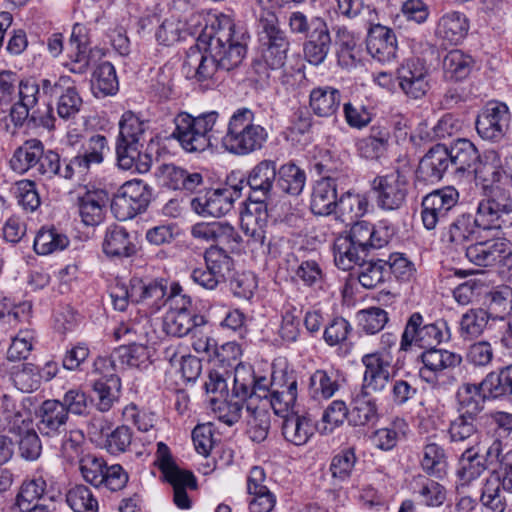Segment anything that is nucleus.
<instances>
[{"instance_id": "cd10ccee", "label": "nucleus", "mask_w": 512, "mask_h": 512, "mask_svg": "<svg viewBox=\"0 0 512 512\" xmlns=\"http://www.w3.org/2000/svg\"><path fill=\"white\" fill-rule=\"evenodd\" d=\"M351 225L349 236L360 253L369 254L385 247L389 242L385 231L377 230L367 221H356Z\"/></svg>"}, {"instance_id": "680f3d73", "label": "nucleus", "mask_w": 512, "mask_h": 512, "mask_svg": "<svg viewBox=\"0 0 512 512\" xmlns=\"http://www.w3.org/2000/svg\"><path fill=\"white\" fill-rule=\"evenodd\" d=\"M42 375L39 368L32 363H22L14 366L11 380L15 387L25 393L37 390L41 385Z\"/></svg>"}, {"instance_id": "a878e982", "label": "nucleus", "mask_w": 512, "mask_h": 512, "mask_svg": "<svg viewBox=\"0 0 512 512\" xmlns=\"http://www.w3.org/2000/svg\"><path fill=\"white\" fill-rule=\"evenodd\" d=\"M423 367L420 369V376L426 382H433L438 373L453 369L462 362V357L454 352L429 348L421 355Z\"/></svg>"}, {"instance_id": "f704fd0d", "label": "nucleus", "mask_w": 512, "mask_h": 512, "mask_svg": "<svg viewBox=\"0 0 512 512\" xmlns=\"http://www.w3.org/2000/svg\"><path fill=\"white\" fill-rule=\"evenodd\" d=\"M333 47L331 30L327 21L303 43L305 59L313 65L322 64Z\"/></svg>"}, {"instance_id": "4be33fe9", "label": "nucleus", "mask_w": 512, "mask_h": 512, "mask_svg": "<svg viewBox=\"0 0 512 512\" xmlns=\"http://www.w3.org/2000/svg\"><path fill=\"white\" fill-rule=\"evenodd\" d=\"M268 381L265 377L256 378L251 367L238 364L234 370L233 389L231 398L247 400L253 395L266 398Z\"/></svg>"}, {"instance_id": "f3484780", "label": "nucleus", "mask_w": 512, "mask_h": 512, "mask_svg": "<svg viewBox=\"0 0 512 512\" xmlns=\"http://www.w3.org/2000/svg\"><path fill=\"white\" fill-rule=\"evenodd\" d=\"M510 113L508 106L501 102L488 103L477 116L475 125L479 136L484 140L498 142L509 129Z\"/></svg>"}, {"instance_id": "13d9d810", "label": "nucleus", "mask_w": 512, "mask_h": 512, "mask_svg": "<svg viewBox=\"0 0 512 512\" xmlns=\"http://www.w3.org/2000/svg\"><path fill=\"white\" fill-rule=\"evenodd\" d=\"M277 175V185L282 192L292 196H298L303 191L306 182V174L304 170L300 169L294 163L282 165Z\"/></svg>"}, {"instance_id": "2eb2a0df", "label": "nucleus", "mask_w": 512, "mask_h": 512, "mask_svg": "<svg viewBox=\"0 0 512 512\" xmlns=\"http://www.w3.org/2000/svg\"><path fill=\"white\" fill-rule=\"evenodd\" d=\"M41 87L45 96L56 98V110L60 118L69 120L78 114L83 102L70 76L62 75L54 82L43 79Z\"/></svg>"}, {"instance_id": "864d4df0", "label": "nucleus", "mask_w": 512, "mask_h": 512, "mask_svg": "<svg viewBox=\"0 0 512 512\" xmlns=\"http://www.w3.org/2000/svg\"><path fill=\"white\" fill-rule=\"evenodd\" d=\"M474 61L461 50L449 51L443 59V71L446 79L461 81L470 74Z\"/></svg>"}, {"instance_id": "b1692460", "label": "nucleus", "mask_w": 512, "mask_h": 512, "mask_svg": "<svg viewBox=\"0 0 512 512\" xmlns=\"http://www.w3.org/2000/svg\"><path fill=\"white\" fill-rule=\"evenodd\" d=\"M362 363L365 371L361 391L369 394L384 391L390 381L389 363L378 353L364 355Z\"/></svg>"}, {"instance_id": "c9c22d12", "label": "nucleus", "mask_w": 512, "mask_h": 512, "mask_svg": "<svg viewBox=\"0 0 512 512\" xmlns=\"http://www.w3.org/2000/svg\"><path fill=\"white\" fill-rule=\"evenodd\" d=\"M456 398L460 415L481 419L487 398L481 382L479 384L463 383L457 390Z\"/></svg>"}, {"instance_id": "a18cd8bd", "label": "nucleus", "mask_w": 512, "mask_h": 512, "mask_svg": "<svg viewBox=\"0 0 512 512\" xmlns=\"http://www.w3.org/2000/svg\"><path fill=\"white\" fill-rule=\"evenodd\" d=\"M47 482L42 474V469H37L31 479L25 480L16 497V505L34 504L39 502L54 501L52 496L46 493Z\"/></svg>"}, {"instance_id": "8fccbe9b", "label": "nucleus", "mask_w": 512, "mask_h": 512, "mask_svg": "<svg viewBox=\"0 0 512 512\" xmlns=\"http://www.w3.org/2000/svg\"><path fill=\"white\" fill-rule=\"evenodd\" d=\"M297 400V381L293 375H286L284 383L270 392V403L276 414L289 413Z\"/></svg>"}, {"instance_id": "412c9836", "label": "nucleus", "mask_w": 512, "mask_h": 512, "mask_svg": "<svg viewBox=\"0 0 512 512\" xmlns=\"http://www.w3.org/2000/svg\"><path fill=\"white\" fill-rule=\"evenodd\" d=\"M448 148L443 144H437L429 149L422 157L416 170V178L425 184H436L450 167Z\"/></svg>"}, {"instance_id": "473e14b6", "label": "nucleus", "mask_w": 512, "mask_h": 512, "mask_svg": "<svg viewBox=\"0 0 512 512\" xmlns=\"http://www.w3.org/2000/svg\"><path fill=\"white\" fill-rule=\"evenodd\" d=\"M276 162L273 160L260 161L249 173L247 184L254 198L272 197L274 182L277 176Z\"/></svg>"}, {"instance_id": "2f4dec72", "label": "nucleus", "mask_w": 512, "mask_h": 512, "mask_svg": "<svg viewBox=\"0 0 512 512\" xmlns=\"http://www.w3.org/2000/svg\"><path fill=\"white\" fill-rule=\"evenodd\" d=\"M333 46L337 62L342 68H352L356 65L355 50L357 47L358 37L343 24H337L331 30Z\"/></svg>"}, {"instance_id": "ea45409f", "label": "nucleus", "mask_w": 512, "mask_h": 512, "mask_svg": "<svg viewBox=\"0 0 512 512\" xmlns=\"http://www.w3.org/2000/svg\"><path fill=\"white\" fill-rule=\"evenodd\" d=\"M469 25L464 14L449 12L444 14L438 22L436 35L449 44H458L468 33Z\"/></svg>"}, {"instance_id": "393cba45", "label": "nucleus", "mask_w": 512, "mask_h": 512, "mask_svg": "<svg viewBox=\"0 0 512 512\" xmlns=\"http://www.w3.org/2000/svg\"><path fill=\"white\" fill-rule=\"evenodd\" d=\"M38 418V431L43 436L54 437L65 431L69 416L60 400L48 399L39 407Z\"/></svg>"}, {"instance_id": "4468645a", "label": "nucleus", "mask_w": 512, "mask_h": 512, "mask_svg": "<svg viewBox=\"0 0 512 512\" xmlns=\"http://www.w3.org/2000/svg\"><path fill=\"white\" fill-rule=\"evenodd\" d=\"M409 190V180L399 170L378 176L373 181L376 203L380 209L385 211L400 209L406 202Z\"/></svg>"}, {"instance_id": "bf43d9fd", "label": "nucleus", "mask_w": 512, "mask_h": 512, "mask_svg": "<svg viewBox=\"0 0 512 512\" xmlns=\"http://www.w3.org/2000/svg\"><path fill=\"white\" fill-rule=\"evenodd\" d=\"M150 353L148 347L136 342L128 345H121L114 349V359L118 360L119 365L133 368H143L149 365Z\"/></svg>"}, {"instance_id": "37998d69", "label": "nucleus", "mask_w": 512, "mask_h": 512, "mask_svg": "<svg viewBox=\"0 0 512 512\" xmlns=\"http://www.w3.org/2000/svg\"><path fill=\"white\" fill-rule=\"evenodd\" d=\"M472 172L475 179L482 184L484 192H487L489 187L499 186L498 183L502 178V173L497 154L488 152L480 156Z\"/></svg>"}, {"instance_id": "a211bd4d", "label": "nucleus", "mask_w": 512, "mask_h": 512, "mask_svg": "<svg viewBox=\"0 0 512 512\" xmlns=\"http://www.w3.org/2000/svg\"><path fill=\"white\" fill-rule=\"evenodd\" d=\"M443 340L441 327L436 323L423 325V317L420 313H413L405 326L401 336L400 350L408 351L412 345L421 348H433Z\"/></svg>"}, {"instance_id": "7c9ffc66", "label": "nucleus", "mask_w": 512, "mask_h": 512, "mask_svg": "<svg viewBox=\"0 0 512 512\" xmlns=\"http://www.w3.org/2000/svg\"><path fill=\"white\" fill-rule=\"evenodd\" d=\"M337 183L332 177H323L313 186L310 208L313 214L320 216L331 215L338 200Z\"/></svg>"}, {"instance_id": "5fc2aeb1", "label": "nucleus", "mask_w": 512, "mask_h": 512, "mask_svg": "<svg viewBox=\"0 0 512 512\" xmlns=\"http://www.w3.org/2000/svg\"><path fill=\"white\" fill-rule=\"evenodd\" d=\"M491 316L485 308H471L460 319V336L464 340L476 339L484 332Z\"/></svg>"}, {"instance_id": "f03ea898", "label": "nucleus", "mask_w": 512, "mask_h": 512, "mask_svg": "<svg viewBox=\"0 0 512 512\" xmlns=\"http://www.w3.org/2000/svg\"><path fill=\"white\" fill-rule=\"evenodd\" d=\"M159 174L163 183L170 189L188 194L197 193L191 200L192 209L200 215L221 217L233 208L236 198L240 197L241 189L233 188L208 189L200 172L190 171L175 164H162Z\"/></svg>"}, {"instance_id": "09e8293b", "label": "nucleus", "mask_w": 512, "mask_h": 512, "mask_svg": "<svg viewBox=\"0 0 512 512\" xmlns=\"http://www.w3.org/2000/svg\"><path fill=\"white\" fill-rule=\"evenodd\" d=\"M43 154V144L37 139L27 140L17 148L10 160L11 168L18 173H25L38 164Z\"/></svg>"}, {"instance_id": "052dcab7", "label": "nucleus", "mask_w": 512, "mask_h": 512, "mask_svg": "<svg viewBox=\"0 0 512 512\" xmlns=\"http://www.w3.org/2000/svg\"><path fill=\"white\" fill-rule=\"evenodd\" d=\"M148 125L131 111H126L119 122L118 140L143 145Z\"/></svg>"}, {"instance_id": "4c0bfd02", "label": "nucleus", "mask_w": 512, "mask_h": 512, "mask_svg": "<svg viewBox=\"0 0 512 512\" xmlns=\"http://www.w3.org/2000/svg\"><path fill=\"white\" fill-rule=\"evenodd\" d=\"M368 200L365 196L347 191L338 198L332 214L336 219L351 225L356 219L365 215L368 211Z\"/></svg>"}, {"instance_id": "4d7b16f0", "label": "nucleus", "mask_w": 512, "mask_h": 512, "mask_svg": "<svg viewBox=\"0 0 512 512\" xmlns=\"http://www.w3.org/2000/svg\"><path fill=\"white\" fill-rule=\"evenodd\" d=\"M108 150V142L105 136L96 134L88 138L77 154L80 158L76 164L85 166L89 171L93 165H99L104 160V153Z\"/></svg>"}, {"instance_id": "774afa93", "label": "nucleus", "mask_w": 512, "mask_h": 512, "mask_svg": "<svg viewBox=\"0 0 512 512\" xmlns=\"http://www.w3.org/2000/svg\"><path fill=\"white\" fill-rule=\"evenodd\" d=\"M66 502L74 512H98V501L90 488L76 485L69 489Z\"/></svg>"}, {"instance_id": "58836bf2", "label": "nucleus", "mask_w": 512, "mask_h": 512, "mask_svg": "<svg viewBox=\"0 0 512 512\" xmlns=\"http://www.w3.org/2000/svg\"><path fill=\"white\" fill-rule=\"evenodd\" d=\"M340 103L341 94L336 88L330 86L317 87L310 92V108L319 117L335 115L340 107Z\"/></svg>"}, {"instance_id": "a19ab883", "label": "nucleus", "mask_w": 512, "mask_h": 512, "mask_svg": "<svg viewBox=\"0 0 512 512\" xmlns=\"http://www.w3.org/2000/svg\"><path fill=\"white\" fill-rule=\"evenodd\" d=\"M197 21L193 25L183 22L176 16H171L165 19L162 24L158 27L155 37L159 44L164 46H171L181 39H185L187 36L194 35L197 32Z\"/></svg>"}, {"instance_id": "6e6552de", "label": "nucleus", "mask_w": 512, "mask_h": 512, "mask_svg": "<svg viewBox=\"0 0 512 512\" xmlns=\"http://www.w3.org/2000/svg\"><path fill=\"white\" fill-rule=\"evenodd\" d=\"M475 224L480 230L502 229L512 225V195L501 186L489 187L479 201Z\"/></svg>"}, {"instance_id": "5701e85b", "label": "nucleus", "mask_w": 512, "mask_h": 512, "mask_svg": "<svg viewBox=\"0 0 512 512\" xmlns=\"http://www.w3.org/2000/svg\"><path fill=\"white\" fill-rule=\"evenodd\" d=\"M478 418L458 415L451 420L448 428L450 442L464 451L477 449L481 443L482 432L479 428Z\"/></svg>"}, {"instance_id": "de8ad7c7", "label": "nucleus", "mask_w": 512, "mask_h": 512, "mask_svg": "<svg viewBox=\"0 0 512 512\" xmlns=\"http://www.w3.org/2000/svg\"><path fill=\"white\" fill-rule=\"evenodd\" d=\"M91 89L97 98L114 95L118 91L116 71L110 62H102L96 67L92 74Z\"/></svg>"}, {"instance_id": "69168bd1", "label": "nucleus", "mask_w": 512, "mask_h": 512, "mask_svg": "<svg viewBox=\"0 0 512 512\" xmlns=\"http://www.w3.org/2000/svg\"><path fill=\"white\" fill-rule=\"evenodd\" d=\"M121 389L120 377H112L108 381L104 379H97L93 383V391L96 394V408L100 412L109 411Z\"/></svg>"}, {"instance_id": "603ef678", "label": "nucleus", "mask_w": 512, "mask_h": 512, "mask_svg": "<svg viewBox=\"0 0 512 512\" xmlns=\"http://www.w3.org/2000/svg\"><path fill=\"white\" fill-rule=\"evenodd\" d=\"M70 241L66 234L54 227H43L34 240V250L38 255L58 253L67 248Z\"/></svg>"}, {"instance_id": "6ab92c4d", "label": "nucleus", "mask_w": 512, "mask_h": 512, "mask_svg": "<svg viewBox=\"0 0 512 512\" xmlns=\"http://www.w3.org/2000/svg\"><path fill=\"white\" fill-rule=\"evenodd\" d=\"M429 68L420 58L408 59L398 69L399 85L409 97L419 99L429 90Z\"/></svg>"}, {"instance_id": "6e6d98bb", "label": "nucleus", "mask_w": 512, "mask_h": 512, "mask_svg": "<svg viewBox=\"0 0 512 512\" xmlns=\"http://www.w3.org/2000/svg\"><path fill=\"white\" fill-rule=\"evenodd\" d=\"M247 433L252 441L263 442L269 433L271 415L265 408L246 406Z\"/></svg>"}, {"instance_id": "bb28decb", "label": "nucleus", "mask_w": 512, "mask_h": 512, "mask_svg": "<svg viewBox=\"0 0 512 512\" xmlns=\"http://www.w3.org/2000/svg\"><path fill=\"white\" fill-rule=\"evenodd\" d=\"M131 295L132 302L145 303L152 308L153 312L158 311L166 301H169L168 297L166 298L167 286L163 279L145 282L143 279L133 277Z\"/></svg>"}, {"instance_id": "9b49d317", "label": "nucleus", "mask_w": 512, "mask_h": 512, "mask_svg": "<svg viewBox=\"0 0 512 512\" xmlns=\"http://www.w3.org/2000/svg\"><path fill=\"white\" fill-rule=\"evenodd\" d=\"M191 235L195 245L206 243L203 256L211 253H219L224 256L240 253V235L234 227L227 222H200L192 226Z\"/></svg>"}, {"instance_id": "3c124183", "label": "nucleus", "mask_w": 512, "mask_h": 512, "mask_svg": "<svg viewBox=\"0 0 512 512\" xmlns=\"http://www.w3.org/2000/svg\"><path fill=\"white\" fill-rule=\"evenodd\" d=\"M103 250L106 256H132L137 252L126 230L118 226L107 230Z\"/></svg>"}, {"instance_id": "338daca9", "label": "nucleus", "mask_w": 512, "mask_h": 512, "mask_svg": "<svg viewBox=\"0 0 512 512\" xmlns=\"http://www.w3.org/2000/svg\"><path fill=\"white\" fill-rule=\"evenodd\" d=\"M339 389L336 375L326 370H316L309 379V391L314 399L331 398Z\"/></svg>"}, {"instance_id": "79ce46f5", "label": "nucleus", "mask_w": 512, "mask_h": 512, "mask_svg": "<svg viewBox=\"0 0 512 512\" xmlns=\"http://www.w3.org/2000/svg\"><path fill=\"white\" fill-rule=\"evenodd\" d=\"M379 418L377 405L369 393L360 391L351 401L349 423L354 426L375 424Z\"/></svg>"}, {"instance_id": "7ed1b4c3", "label": "nucleus", "mask_w": 512, "mask_h": 512, "mask_svg": "<svg viewBox=\"0 0 512 512\" xmlns=\"http://www.w3.org/2000/svg\"><path fill=\"white\" fill-rule=\"evenodd\" d=\"M257 31L261 58L254 61L252 68L258 81L267 82L284 67L290 41L276 13L268 9L259 14Z\"/></svg>"}, {"instance_id": "e433bc0d", "label": "nucleus", "mask_w": 512, "mask_h": 512, "mask_svg": "<svg viewBox=\"0 0 512 512\" xmlns=\"http://www.w3.org/2000/svg\"><path fill=\"white\" fill-rule=\"evenodd\" d=\"M282 434L288 442L301 446L313 436L314 426L308 416L292 411L283 416Z\"/></svg>"}, {"instance_id": "20e7f679", "label": "nucleus", "mask_w": 512, "mask_h": 512, "mask_svg": "<svg viewBox=\"0 0 512 512\" xmlns=\"http://www.w3.org/2000/svg\"><path fill=\"white\" fill-rule=\"evenodd\" d=\"M172 137L189 153L203 152L211 146V138L220 133L224 122L217 111H209L194 117L181 112L174 118Z\"/></svg>"}, {"instance_id": "e2e57ef3", "label": "nucleus", "mask_w": 512, "mask_h": 512, "mask_svg": "<svg viewBox=\"0 0 512 512\" xmlns=\"http://www.w3.org/2000/svg\"><path fill=\"white\" fill-rule=\"evenodd\" d=\"M325 22L321 16L307 15L301 11L291 12L287 19L290 33L305 38V41Z\"/></svg>"}, {"instance_id": "c85d7f7f", "label": "nucleus", "mask_w": 512, "mask_h": 512, "mask_svg": "<svg viewBox=\"0 0 512 512\" xmlns=\"http://www.w3.org/2000/svg\"><path fill=\"white\" fill-rule=\"evenodd\" d=\"M110 198L103 189L86 190L79 196V212L83 223L87 226L100 224L105 216Z\"/></svg>"}, {"instance_id": "0eeeda50", "label": "nucleus", "mask_w": 512, "mask_h": 512, "mask_svg": "<svg viewBox=\"0 0 512 512\" xmlns=\"http://www.w3.org/2000/svg\"><path fill=\"white\" fill-rule=\"evenodd\" d=\"M475 224L480 230L502 229L512 225V195L501 186L489 187L479 201Z\"/></svg>"}, {"instance_id": "c03bdc74", "label": "nucleus", "mask_w": 512, "mask_h": 512, "mask_svg": "<svg viewBox=\"0 0 512 512\" xmlns=\"http://www.w3.org/2000/svg\"><path fill=\"white\" fill-rule=\"evenodd\" d=\"M450 166H454L457 172H465L473 169L479 160V153L475 145L468 139H457L448 148Z\"/></svg>"}, {"instance_id": "49530a36", "label": "nucleus", "mask_w": 512, "mask_h": 512, "mask_svg": "<svg viewBox=\"0 0 512 512\" xmlns=\"http://www.w3.org/2000/svg\"><path fill=\"white\" fill-rule=\"evenodd\" d=\"M485 303L492 320H503L512 313V288L501 285L491 289L486 294Z\"/></svg>"}, {"instance_id": "f8f14e48", "label": "nucleus", "mask_w": 512, "mask_h": 512, "mask_svg": "<svg viewBox=\"0 0 512 512\" xmlns=\"http://www.w3.org/2000/svg\"><path fill=\"white\" fill-rule=\"evenodd\" d=\"M152 196L151 188L141 180L124 183L111 201V211L119 221H126L144 212Z\"/></svg>"}, {"instance_id": "423d86ee", "label": "nucleus", "mask_w": 512, "mask_h": 512, "mask_svg": "<svg viewBox=\"0 0 512 512\" xmlns=\"http://www.w3.org/2000/svg\"><path fill=\"white\" fill-rule=\"evenodd\" d=\"M181 292L182 287L177 283L170 288L168 299L171 308L163 319V331L174 337H183L189 333L196 337L197 333H201V327L205 325L206 320L202 315L189 310L191 299Z\"/></svg>"}, {"instance_id": "1a4fd4ad", "label": "nucleus", "mask_w": 512, "mask_h": 512, "mask_svg": "<svg viewBox=\"0 0 512 512\" xmlns=\"http://www.w3.org/2000/svg\"><path fill=\"white\" fill-rule=\"evenodd\" d=\"M271 197L254 198L248 196V203L241 212V228L246 235L250 236L247 245L251 253L277 254L281 253L277 249V242H270L267 246L264 244V227L268 222V210L266 201Z\"/></svg>"}, {"instance_id": "aec40b11", "label": "nucleus", "mask_w": 512, "mask_h": 512, "mask_svg": "<svg viewBox=\"0 0 512 512\" xmlns=\"http://www.w3.org/2000/svg\"><path fill=\"white\" fill-rule=\"evenodd\" d=\"M366 23L369 25L366 39L368 53L382 63L393 61L398 50L393 30L381 24H371L370 19Z\"/></svg>"}, {"instance_id": "39448f33", "label": "nucleus", "mask_w": 512, "mask_h": 512, "mask_svg": "<svg viewBox=\"0 0 512 512\" xmlns=\"http://www.w3.org/2000/svg\"><path fill=\"white\" fill-rule=\"evenodd\" d=\"M255 114L248 108L237 109L230 117L222 145L226 151L245 156L261 150L268 140L265 127L254 123Z\"/></svg>"}, {"instance_id": "c756f323", "label": "nucleus", "mask_w": 512, "mask_h": 512, "mask_svg": "<svg viewBox=\"0 0 512 512\" xmlns=\"http://www.w3.org/2000/svg\"><path fill=\"white\" fill-rule=\"evenodd\" d=\"M81 31L80 25L76 24L73 27L70 45L75 47V51L69 55V60L64 64L71 73L80 75L88 71L90 65L95 62V56L100 53L99 50L89 47L87 41L80 35Z\"/></svg>"}, {"instance_id": "72a5a7b5", "label": "nucleus", "mask_w": 512, "mask_h": 512, "mask_svg": "<svg viewBox=\"0 0 512 512\" xmlns=\"http://www.w3.org/2000/svg\"><path fill=\"white\" fill-rule=\"evenodd\" d=\"M485 396L512 404V364L488 373L481 381Z\"/></svg>"}, {"instance_id": "9d476101", "label": "nucleus", "mask_w": 512, "mask_h": 512, "mask_svg": "<svg viewBox=\"0 0 512 512\" xmlns=\"http://www.w3.org/2000/svg\"><path fill=\"white\" fill-rule=\"evenodd\" d=\"M18 100L10 108V118L15 126H21L29 119L35 125H42L46 128L54 127L55 118L52 115L53 108L47 106L46 115H42L35 106L38 102L40 85L33 78L20 80L17 85Z\"/></svg>"}, {"instance_id": "dca6fc26", "label": "nucleus", "mask_w": 512, "mask_h": 512, "mask_svg": "<svg viewBox=\"0 0 512 512\" xmlns=\"http://www.w3.org/2000/svg\"><path fill=\"white\" fill-rule=\"evenodd\" d=\"M459 199L458 191L446 186L427 194L421 203V218L426 229L432 230L437 224L445 223Z\"/></svg>"}, {"instance_id": "f257e3e1", "label": "nucleus", "mask_w": 512, "mask_h": 512, "mask_svg": "<svg viewBox=\"0 0 512 512\" xmlns=\"http://www.w3.org/2000/svg\"><path fill=\"white\" fill-rule=\"evenodd\" d=\"M247 39L229 15L221 14L212 22L211 32L201 35L188 49L185 63L194 69L198 82L210 80L217 71L229 72L241 65L247 54Z\"/></svg>"}, {"instance_id": "ddd939ff", "label": "nucleus", "mask_w": 512, "mask_h": 512, "mask_svg": "<svg viewBox=\"0 0 512 512\" xmlns=\"http://www.w3.org/2000/svg\"><path fill=\"white\" fill-rule=\"evenodd\" d=\"M502 491L512 493V452L500 459L499 468L486 479L480 502L492 512H505L507 500Z\"/></svg>"}, {"instance_id": "0e129e2a", "label": "nucleus", "mask_w": 512, "mask_h": 512, "mask_svg": "<svg viewBox=\"0 0 512 512\" xmlns=\"http://www.w3.org/2000/svg\"><path fill=\"white\" fill-rule=\"evenodd\" d=\"M414 492L419 495L421 502L427 506L438 507L446 499V490L438 482L419 475L415 479Z\"/></svg>"}]
</instances>
